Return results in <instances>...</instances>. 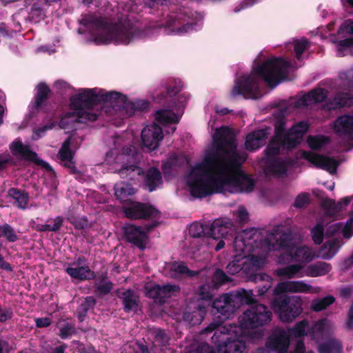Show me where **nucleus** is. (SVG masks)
I'll return each instance as SVG.
<instances>
[{
	"mask_svg": "<svg viewBox=\"0 0 353 353\" xmlns=\"http://www.w3.org/2000/svg\"><path fill=\"white\" fill-rule=\"evenodd\" d=\"M248 264L247 261L243 258H235L233 261L229 263L226 267L228 273L235 275L240 272L247 273L248 272Z\"/></svg>",
	"mask_w": 353,
	"mask_h": 353,
	"instance_id": "nucleus-41",
	"label": "nucleus"
},
{
	"mask_svg": "<svg viewBox=\"0 0 353 353\" xmlns=\"http://www.w3.org/2000/svg\"><path fill=\"white\" fill-rule=\"evenodd\" d=\"M65 271L72 279L79 281L92 280L96 277L95 272L91 270L88 265L76 268L68 266Z\"/></svg>",
	"mask_w": 353,
	"mask_h": 353,
	"instance_id": "nucleus-32",
	"label": "nucleus"
},
{
	"mask_svg": "<svg viewBox=\"0 0 353 353\" xmlns=\"http://www.w3.org/2000/svg\"><path fill=\"white\" fill-rule=\"evenodd\" d=\"M115 196L121 200L125 201L128 196L133 195L136 190L130 183L122 182L114 186Z\"/></svg>",
	"mask_w": 353,
	"mask_h": 353,
	"instance_id": "nucleus-43",
	"label": "nucleus"
},
{
	"mask_svg": "<svg viewBox=\"0 0 353 353\" xmlns=\"http://www.w3.org/2000/svg\"><path fill=\"white\" fill-rule=\"evenodd\" d=\"M207 305L203 302H199L192 308L188 307L183 312V319L185 321L194 326L200 324L206 314Z\"/></svg>",
	"mask_w": 353,
	"mask_h": 353,
	"instance_id": "nucleus-26",
	"label": "nucleus"
},
{
	"mask_svg": "<svg viewBox=\"0 0 353 353\" xmlns=\"http://www.w3.org/2000/svg\"><path fill=\"white\" fill-rule=\"evenodd\" d=\"M10 149L14 156H19L25 160L34 162L48 171L53 170L48 162L39 159L35 152L31 150L28 145H23L20 140L13 141L10 145Z\"/></svg>",
	"mask_w": 353,
	"mask_h": 353,
	"instance_id": "nucleus-14",
	"label": "nucleus"
},
{
	"mask_svg": "<svg viewBox=\"0 0 353 353\" xmlns=\"http://www.w3.org/2000/svg\"><path fill=\"white\" fill-rule=\"evenodd\" d=\"M46 17V12L39 2H34L28 12L26 20L30 23H37Z\"/></svg>",
	"mask_w": 353,
	"mask_h": 353,
	"instance_id": "nucleus-42",
	"label": "nucleus"
},
{
	"mask_svg": "<svg viewBox=\"0 0 353 353\" xmlns=\"http://www.w3.org/2000/svg\"><path fill=\"white\" fill-rule=\"evenodd\" d=\"M199 295L201 299V302L205 303L207 307L209 306L212 299V294L210 290L209 285H201L199 288Z\"/></svg>",
	"mask_w": 353,
	"mask_h": 353,
	"instance_id": "nucleus-59",
	"label": "nucleus"
},
{
	"mask_svg": "<svg viewBox=\"0 0 353 353\" xmlns=\"http://www.w3.org/2000/svg\"><path fill=\"white\" fill-rule=\"evenodd\" d=\"M302 268L303 266L300 264L289 265L283 268H278L276 270V273L279 276L292 279L295 277Z\"/></svg>",
	"mask_w": 353,
	"mask_h": 353,
	"instance_id": "nucleus-49",
	"label": "nucleus"
},
{
	"mask_svg": "<svg viewBox=\"0 0 353 353\" xmlns=\"http://www.w3.org/2000/svg\"><path fill=\"white\" fill-rule=\"evenodd\" d=\"M179 291V287L175 285L154 284L145 287V296L152 299L156 303L163 304L167 299L171 297L174 292Z\"/></svg>",
	"mask_w": 353,
	"mask_h": 353,
	"instance_id": "nucleus-17",
	"label": "nucleus"
},
{
	"mask_svg": "<svg viewBox=\"0 0 353 353\" xmlns=\"http://www.w3.org/2000/svg\"><path fill=\"white\" fill-rule=\"evenodd\" d=\"M289 345V334L282 328L274 329L265 343V346L268 350L276 353H287Z\"/></svg>",
	"mask_w": 353,
	"mask_h": 353,
	"instance_id": "nucleus-18",
	"label": "nucleus"
},
{
	"mask_svg": "<svg viewBox=\"0 0 353 353\" xmlns=\"http://www.w3.org/2000/svg\"><path fill=\"white\" fill-rule=\"evenodd\" d=\"M163 138L162 128L156 123L146 126L141 132L142 143L150 150L157 149Z\"/></svg>",
	"mask_w": 353,
	"mask_h": 353,
	"instance_id": "nucleus-20",
	"label": "nucleus"
},
{
	"mask_svg": "<svg viewBox=\"0 0 353 353\" xmlns=\"http://www.w3.org/2000/svg\"><path fill=\"white\" fill-rule=\"evenodd\" d=\"M335 298L334 296L327 295L323 298L312 300L311 303V308L313 311L321 312L333 304Z\"/></svg>",
	"mask_w": 353,
	"mask_h": 353,
	"instance_id": "nucleus-48",
	"label": "nucleus"
},
{
	"mask_svg": "<svg viewBox=\"0 0 353 353\" xmlns=\"http://www.w3.org/2000/svg\"><path fill=\"white\" fill-rule=\"evenodd\" d=\"M308 325V322L307 320H302L298 323H296L294 326L290 330V332L291 335L294 336L296 337H301L305 336L306 333V327Z\"/></svg>",
	"mask_w": 353,
	"mask_h": 353,
	"instance_id": "nucleus-56",
	"label": "nucleus"
},
{
	"mask_svg": "<svg viewBox=\"0 0 353 353\" xmlns=\"http://www.w3.org/2000/svg\"><path fill=\"white\" fill-rule=\"evenodd\" d=\"M311 234L314 243L321 245L323 241L324 235L325 234L323 224L318 222L316 225L312 228Z\"/></svg>",
	"mask_w": 353,
	"mask_h": 353,
	"instance_id": "nucleus-54",
	"label": "nucleus"
},
{
	"mask_svg": "<svg viewBox=\"0 0 353 353\" xmlns=\"http://www.w3.org/2000/svg\"><path fill=\"white\" fill-rule=\"evenodd\" d=\"M124 239L141 250L146 248L148 241V234L144 231L141 226L132 223H125L123 228Z\"/></svg>",
	"mask_w": 353,
	"mask_h": 353,
	"instance_id": "nucleus-13",
	"label": "nucleus"
},
{
	"mask_svg": "<svg viewBox=\"0 0 353 353\" xmlns=\"http://www.w3.org/2000/svg\"><path fill=\"white\" fill-rule=\"evenodd\" d=\"M75 327L74 325L70 323H65L59 329V336L62 339H67L69 336H72L73 334H75Z\"/></svg>",
	"mask_w": 353,
	"mask_h": 353,
	"instance_id": "nucleus-61",
	"label": "nucleus"
},
{
	"mask_svg": "<svg viewBox=\"0 0 353 353\" xmlns=\"http://www.w3.org/2000/svg\"><path fill=\"white\" fill-rule=\"evenodd\" d=\"M208 224L194 223L190 225L189 234L193 238L208 236Z\"/></svg>",
	"mask_w": 353,
	"mask_h": 353,
	"instance_id": "nucleus-53",
	"label": "nucleus"
},
{
	"mask_svg": "<svg viewBox=\"0 0 353 353\" xmlns=\"http://www.w3.org/2000/svg\"><path fill=\"white\" fill-rule=\"evenodd\" d=\"M79 23L90 30L93 41L97 45L112 42L128 45L141 33L128 17L110 23L105 17L82 14Z\"/></svg>",
	"mask_w": 353,
	"mask_h": 353,
	"instance_id": "nucleus-4",
	"label": "nucleus"
},
{
	"mask_svg": "<svg viewBox=\"0 0 353 353\" xmlns=\"http://www.w3.org/2000/svg\"><path fill=\"white\" fill-rule=\"evenodd\" d=\"M120 176L123 179H128L130 181L137 179L141 175H143L144 170L141 167L132 164L123 165L118 172Z\"/></svg>",
	"mask_w": 353,
	"mask_h": 353,
	"instance_id": "nucleus-38",
	"label": "nucleus"
},
{
	"mask_svg": "<svg viewBox=\"0 0 353 353\" xmlns=\"http://www.w3.org/2000/svg\"><path fill=\"white\" fill-rule=\"evenodd\" d=\"M209 324L201 332L202 334H208L214 331L211 337L212 343L216 345V349L206 343L199 345L200 351H205L207 353H243L245 349V343L241 335L232 336L229 333V330L225 326H221V321Z\"/></svg>",
	"mask_w": 353,
	"mask_h": 353,
	"instance_id": "nucleus-7",
	"label": "nucleus"
},
{
	"mask_svg": "<svg viewBox=\"0 0 353 353\" xmlns=\"http://www.w3.org/2000/svg\"><path fill=\"white\" fill-rule=\"evenodd\" d=\"M273 137L285 141H295V140L290 139V130L288 131L285 130V119L284 117H280L275 121L274 134Z\"/></svg>",
	"mask_w": 353,
	"mask_h": 353,
	"instance_id": "nucleus-45",
	"label": "nucleus"
},
{
	"mask_svg": "<svg viewBox=\"0 0 353 353\" xmlns=\"http://www.w3.org/2000/svg\"><path fill=\"white\" fill-rule=\"evenodd\" d=\"M55 125H56V121L50 119L47 124L36 128L34 130V133L39 138H40V137H43L47 131L53 129L55 127Z\"/></svg>",
	"mask_w": 353,
	"mask_h": 353,
	"instance_id": "nucleus-63",
	"label": "nucleus"
},
{
	"mask_svg": "<svg viewBox=\"0 0 353 353\" xmlns=\"http://www.w3.org/2000/svg\"><path fill=\"white\" fill-rule=\"evenodd\" d=\"M196 25V22L183 12L169 15L164 24L170 33L177 35H183L194 30Z\"/></svg>",
	"mask_w": 353,
	"mask_h": 353,
	"instance_id": "nucleus-11",
	"label": "nucleus"
},
{
	"mask_svg": "<svg viewBox=\"0 0 353 353\" xmlns=\"http://www.w3.org/2000/svg\"><path fill=\"white\" fill-rule=\"evenodd\" d=\"M54 224H37L35 226V230L38 232H57L59 231L63 223V218L61 216H57L53 219Z\"/></svg>",
	"mask_w": 353,
	"mask_h": 353,
	"instance_id": "nucleus-50",
	"label": "nucleus"
},
{
	"mask_svg": "<svg viewBox=\"0 0 353 353\" xmlns=\"http://www.w3.org/2000/svg\"><path fill=\"white\" fill-rule=\"evenodd\" d=\"M288 66V63L281 57L268 59L256 65L252 74L241 76L235 81L231 97L257 99L259 96V81L257 78L263 79L270 87L274 88L286 77Z\"/></svg>",
	"mask_w": 353,
	"mask_h": 353,
	"instance_id": "nucleus-3",
	"label": "nucleus"
},
{
	"mask_svg": "<svg viewBox=\"0 0 353 353\" xmlns=\"http://www.w3.org/2000/svg\"><path fill=\"white\" fill-rule=\"evenodd\" d=\"M302 158L312 163L315 168L325 170L330 174L336 172L338 162L333 157L323 156L312 151H303Z\"/></svg>",
	"mask_w": 353,
	"mask_h": 353,
	"instance_id": "nucleus-16",
	"label": "nucleus"
},
{
	"mask_svg": "<svg viewBox=\"0 0 353 353\" xmlns=\"http://www.w3.org/2000/svg\"><path fill=\"white\" fill-rule=\"evenodd\" d=\"M212 280L214 283L218 285H222L232 281V279L221 269L216 270Z\"/></svg>",
	"mask_w": 353,
	"mask_h": 353,
	"instance_id": "nucleus-57",
	"label": "nucleus"
},
{
	"mask_svg": "<svg viewBox=\"0 0 353 353\" xmlns=\"http://www.w3.org/2000/svg\"><path fill=\"white\" fill-rule=\"evenodd\" d=\"M68 220L77 230H83L88 225V219L85 217L79 218L71 216L68 218Z\"/></svg>",
	"mask_w": 353,
	"mask_h": 353,
	"instance_id": "nucleus-60",
	"label": "nucleus"
},
{
	"mask_svg": "<svg viewBox=\"0 0 353 353\" xmlns=\"http://www.w3.org/2000/svg\"><path fill=\"white\" fill-rule=\"evenodd\" d=\"M232 226L230 221L225 219H217L210 225L208 224V237L218 239L225 237Z\"/></svg>",
	"mask_w": 353,
	"mask_h": 353,
	"instance_id": "nucleus-28",
	"label": "nucleus"
},
{
	"mask_svg": "<svg viewBox=\"0 0 353 353\" xmlns=\"http://www.w3.org/2000/svg\"><path fill=\"white\" fill-rule=\"evenodd\" d=\"M310 47L309 41L306 38L294 40V50L297 59H300L303 52Z\"/></svg>",
	"mask_w": 353,
	"mask_h": 353,
	"instance_id": "nucleus-55",
	"label": "nucleus"
},
{
	"mask_svg": "<svg viewBox=\"0 0 353 353\" xmlns=\"http://www.w3.org/2000/svg\"><path fill=\"white\" fill-rule=\"evenodd\" d=\"M234 187L241 192H251L255 186L254 180L241 173L237 176L219 174L217 178H210L202 188H196L190 194L197 199H203L214 194L223 193L228 188Z\"/></svg>",
	"mask_w": 353,
	"mask_h": 353,
	"instance_id": "nucleus-6",
	"label": "nucleus"
},
{
	"mask_svg": "<svg viewBox=\"0 0 353 353\" xmlns=\"http://www.w3.org/2000/svg\"><path fill=\"white\" fill-rule=\"evenodd\" d=\"M105 92L97 88L83 89L81 92L70 99V108L73 110L64 113L60 121L59 126L62 129H68L74 123H85L87 121H95L98 114L90 112L95 106L101 103H107Z\"/></svg>",
	"mask_w": 353,
	"mask_h": 353,
	"instance_id": "nucleus-5",
	"label": "nucleus"
},
{
	"mask_svg": "<svg viewBox=\"0 0 353 353\" xmlns=\"http://www.w3.org/2000/svg\"><path fill=\"white\" fill-rule=\"evenodd\" d=\"M314 256L311 250L306 246H292L288 253H283L279 259L293 261L296 262L308 263L312 261Z\"/></svg>",
	"mask_w": 353,
	"mask_h": 353,
	"instance_id": "nucleus-23",
	"label": "nucleus"
},
{
	"mask_svg": "<svg viewBox=\"0 0 353 353\" xmlns=\"http://www.w3.org/2000/svg\"><path fill=\"white\" fill-rule=\"evenodd\" d=\"M319 353H343L342 342L335 338H329L319 345Z\"/></svg>",
	"mask_w": 353,
	"mask_h": 353,
	"instance_id": "nucleus-37",
	"label": "nucleus"
},
{
	"mask_svg": "<svg viewBox=\"0 0 353 353\" xmlns=\"http://www.w3.org/2000/svg\"><path fill=\"white\" fill-rule=\"evenodd\" d=\"M115 294L121 301L123 310L125 313H138L141 303L137 292L132 289H117Z\"/></svg>",
	"mask_w": 353,
	"mask_h": 353,
	"instance_id": "nucleus-19",
	"label": "nucleus"
},
{
	"mask_svg": "<svg viewBox=\"0 0 353 353\" xmlns=\"http://www.w3.org/2000/svg\"><path fill=\"white\" fill-rule=\"evenodd\" d=\"M293 165V161L290 159H282L281 158H272L267 159L264 172L274 176H283L287 172L289 166Z\"/></svg>",
	"mask_w": 353,
	"mask_h": 353,
	"instance_id": "nucleus-25",
	"label": "nucleus"
},
{
	"mask_svg": "<svg viewBox=\"0 0 353 353\" xmlns=\"http://www.w3.org/2000/svg\"><path fill=\"white\" fill-rule=\"evenodd\" d=\"M353 105V94L350 92H337L332 98L325 101L323 109L330 111Z\"/></svg>",
	"mask_w": 353,
	"mask_h": 353,
	"instance_id": "nucleus-21",
	"label": "nucleus"
},
{
	"mask_svg": "<svg viewBox=\"0 0 353 353\" xmlns=\"http://www.w3.org/2000/svg\"><path fill=\"white\" fill-rule=\"evenodd\" d=\"M241 241L243 247V251L250 252L255 248H261L265 251L279 250L285 249L284 253H288L289 249L294 245L291 232L269 233L265 237H261L254 229L243 231L240 235ZM239 236L236 238L235 243H237Z\"/></svg>",
	"mask_w": 353,
	"mask_h": 353,
	"instance_id": "nucleus-8",
	"label": "nucleus"
},
{
	"mask_svg": "<svg viewBox=\"0 0 353 353\" xmlns=\"http://www.w3.org/2000/svg\"><path fill=\"white\" fill-rule=\"evenodd\" d=\"M181 90L180 82L179 84L175 83L174 85H169L165 88L164 91L161 92L158 94L157 99L161 101L162 100H165V103L171 102V105H168V108H175L178 106L174 97L176 96Z\"/></svg>",
	"mask_w": 353,
	"mask_h": 353,
	"instance_id": "nucleus-35",
	"label": "nucleus"
},
{
	"mask_svg": "<svg viewBox=\"0 0 353 353\" xmlns=\"http://www.w3.org/2000/svg\"><path fill=\"white\" fill-rule=\"evenodd\" d=\"M312 286L305 283L303 281H288L279 283L275 290L281 292H310Z\"/></svg>",
	"mask_w": 353,
	"mask_h": 353,
	"instance_id": "nucleus-30",
	"label": "nucleus"
},
{
	"mask_svg": "<svg viewBox=\"0 0 353 353\" xmlns=\"http://www.w3.org/2000/svg\"><path fill=\"white\" fill-rule=\"evenodd\" d=\"M307 142L312 150H318L329 142V138L324 135H310L307 137Z\"/></svg>",
	"mask_w": 353,
	"mask_h": 353,
	"instance_id": "nucleus-51",
	"label": "nucleus"
},
{
	"mask_svg": "<svg viewBox=\"0 0 353 353\" xmlns=\"http://www.w3.org/2000/svg\"><path fill=\"white\" fill-rule=\"evenodd\" d=\"M334 130L341 136L353 139V115L345 114L338 117L334 123Z\"/></svg>",
	"mask_w": 353,
	"mask_h": 353,
	"instance_id": "nucleus-27",
	"label": "nucleus"
},
{
	"mask_svg": "<svg viewBox=\"0 0 353 353\" xmlns=\"http://www.w3.org/2000/svg\"><path fill=\"white\" fill-rule=\"evenodd\" d=\"M296 148V143L294 141H284L272 137L265 149L267 159L276 158L281 150H292Z\"/></svg>",
	"mask_w": 353,
	"mask_h": 353,
	"instance_id": "nucleus-29",
	"label": "nucleus"
},
{
	"mask_svg": "<svg viewBox=\"0 0 353 353\" xmlns=\"http://www.w3.org/2000/svg\"><path fill=\"white\" fill-rule=\"evenodd\" d=\"M8 195L14 200V203L21 210L27 208L29 201V194L24 190L11 188L8 191Z\"/></svg>",
	"mask_w": 353,
	"mask_h": 353,
	"instance_id": "nucleus-36",
	"label": "nucleus"
},
{
	"mask_svg": "<svg viewBox=\"0 0 353 353\" xmlns=\"http://www.w3.org/2000/svg\"><path fill=\"white\" fill-rule=\"evenodd\" d=\"M113 288V283L110 281L99 285L94 290V293L98 296H103L110 293Z\"/></svg>",
	"mask_w": 353,
	"mask_h": 353,
	"instance_id": "nucleus-58",
	"label": "nucleus"
},
{
	"mask_svg": "<svg viewBox=\"0 0 353 353\" xmlns=\"http://www.w3.org/2000/svg\"><path fill=\"white\" fill-rule=\"evenodd\" d=\"M243 304L250 305L239 318L242 329L263 327L272 321V312L265 305L257 303L253 290L243 288L223 294L211 303L212 313L218 315L221 321L228 319Z\"/></svg>",
	"mask_w": 353,
	"mask_h": 353,
	"instance_id": "nucleus-2",
	"label": "nucleus"
},
{
	"mask_svg": "<svg viewBox=\"0 0 353 353\" xmlns=\"http://www.w3.org/2000/svg\"><path fill=\"white\" fill-rule=\"evenodd\" d=\"M4 236L10 243H14L19 239L14 229L9 224L0 225V237Z\"/></svg>",
	"mask_w": 353,
	"mask_h": 353,
	"instance_id": "nucleus-52",
	"label": "nucleus"
},
{
	"mask_svg": "<svg viewBox=\"0 0 353 353\" xmlns=\"http://www.w3.org/2000/svg\"><path fill=\"white\" fill-rule=\"evenodd\" d=\"M327 96V91L325 88L313 89L296 99L294 102V107L299 108L323 102Z\"/></svg>",
	"mask_w": 353,
	"mask_h": 353,
	"instance_id": "nucleus-22",
	"label": "nucleus"
},
{
	"mask_svg": "<svg viewBox=\"0 0 353 353\" xmlns=\"http://www.w3.org/2000/svg\"><path fill=\"white\" fill-rule=\"evenodd\" d=\"M123 213L131 220H150L159 216L160 212L154 205L148 203L129 201L123 206Z\"/></svg>",
	"mask_w": 353,
	"mask_h": 353,
	"instance_id": "nucleus-10",
	"label": "nucleus"
},
{
	"mask_svg": "<svg viewBox=\"0 0 353 353\" xmlns=\"http://www.w3.org/2000/svg\"><path fill=\"white\" fill-rule=\"evenodd\" d=\"M97 303V300L92 296H86L77 309V318L80 322H83L88 315L90 310L93 309Z\"/></svg>",
	"mask_w": 353,
	"mask_h": 353,
	"instance_id": "nucleus-39",
	"label": "nucleus"
},
{
	"mask_svg": "<svg viewBox=\"0 0 353 353\" xmlns=\"http://www.w3.org/2000/svg\"><path fill=\"white\" fill-rule=\"evenodd\" d=\"M107 103H110L112 107L121 112L125 117H132L135 112L134 101H129L127 97L117 91L105 92Z\"/></svg>",
	"mask_w": 353,
	"mask_h": 353,
	"instance_id": "nucleus-15",
	"label": "nucleus"
},
{
	"mask_svg": "<svg viewBox=\"0 0 353 353\" xmlns=\"http://www.w3.org/2000/svg\"><path fill=\"white\" fill-rule=\"evenodd\" d=\"M308 130V124L301 121L290 129V139L295 140L296 147L300 143V140Z\"/></svg>",
	"mask_w": 353,
	"mask_h": 353,
	"instance_id": "nucleus-44",
	"label": "nucleus"
},
{
	"mask_svg": "<svg viewBox=\"0 0 353 353\" xmlns=\"http://www.w3.org/2000/svg\"><path fill=\"white\" fill-rule=\"evenodd\" d=\"M272 308L282 322H292L303 312L299 296L280 295L271 301Z\"/></svg>",
	"mask_w": 353,
	"mask_h": 353,
	"instance_id": "nucleus-9",
	"label": "nucleus"
},
{
	"mask_svg": "<svg viewBox=\"0 0 353 353\" xmlns=\"http://www.w3.org/2000/svg\"><path fill=\"white\" fill-rule=\"evenodd\" d=\"M50 94L51 90L46 83L37 84L33 101L30 104L32 113L50 114L53 112L52 105L49 101Z\"/></svg>",
	"mask_w": 353,
	"mask_h": 353,
	"instance_id": "nucleus-12",
	"label": "nucleus"
},
{
	"mask_svg": "<svg viewBox=\"0 0 353 353\" xmlns=\"http://www.w3.org/2000/svg\"><path fill=\"white\" fill-rule=\"evenodd\" d=\"M270 133V128H265L249 133L245 138V147L248 151H254L262 147Z\"/></svg>",
	"mask_w": 353,
	"mask_h": 353,
	"instance_id": "nucleus-24",
	"label": "nucleus"
},
{
	"mask_svg": "<svg viewBox=\"0 0 353 353\" xmlns=\"http://www.w3.org/2000/svg\"><path fill=\"white\" fill-rule=\"evenodd\" d=\"M343 239L339 236L327 241L323 245L321 252L323 259H331L343 245Z\"/></svg>",
	"mask_w": 353,
	"mask_h": 353,
	"instance_id": "nucleus-33",
	"label": "nucleus"
},
{
	"mask_svg": "<svg viewBox=\"0 0 353 353\" xmlns=\"http://www.w3.org/2000/svg\"><path fill=\"white\" fill-rule=\"evenodd\" d=\"M236 143L231 128L223 126L213 136L212 148L206 151L202 161L195 165L187 178L190 192L202 188L210 178H217L216 172L240 169L246 155L236 150Z\"/></svg>",
	"mask_w": 353,
	"mask_h": 353,
	"instance_id": "nucleus-1",
	"label": "nucleus"
},
{
	"mask_svg": "<svg viewBox=\"0 0 353 353\" xmlns=\"http://www.w3.org/2000/svg\"><path fill=\"white\" fill-rule=\"evenodd\" d=\"M337 44L339 52L349 49L353 53V37L340 40Z\"/></svg>",
	"mask_w": 353,
	"mask_h": 353,
	"instance_id": "nucleus-64",
	"label": "nucleus"
},
{
	"mask_svg": "<svg viewBox=\"0 0 353 353\" xmlns=\"http://www.w3.org/2000/svg\"><path fill=\"white\" fill-rule=\"evenodd\" d=\"M163 183L161 172L154 167L149 168L144 176V188L149 192H153Z\"/></svg>",
	"mask_w": 353,
	"mask_h": 353,
	"instance_id": "nucleus-31",
	"label": "nucleus"
},
{
	"mask_svg": "<svg viewBox=\"0 0 353 353\" xmlns=\"http://www.w3.org/2000/svg\"><path fill=\"white\" fill-rule=\"evenodd\" d=\"M331 270V264L324 261H317L308 265L304 272L305 274L307 276L317 277L328 274Z\"/></svg>",
	"mask_w": 353,
	"mask_h": 353,
	"instance_id": "nucleus-34",
	"label": "nucleus"
},
{
	"mask_svg": "<svg viewBox=\"0 0 353 353\" xmlns=\"http://www.w3.org/2000/svg\"><path fill=\"white\" fill-rule=\"evenodd\" d=\"M171 271L186 277L192 278L199 274V271L191 270L184 262L174 261L171 265Z\"/></svg>",
	"mask_w": 353,
	"mask_h": 353,
	"instance_id": "nucleus-47",
	"label": "nucleus"
},
{
	"mask_svg": "<svg viewBox=\"0 0 353 353\" xmlns=\"http://www.w3.org/2000/svg\"><path fill=\"white\" fill-rule=\"evenodd\" d=\"M156 120L163 124L177 123L179 121V118L172 110L168 109H161L156 112Z\"/></svg>",
	"mask_w": 353,
	"mask_h": 353,
	"instance_id": "nucleus-40",
	"label": "nucleus"
},
{
	"mask_svg": "<svg viewBox=\"0 0 353 353\" xmlns=\"http://www.w3.org/2000/svg\"><path fill=\"white\" fill-rule=\"evenodd\" d=\"M310 201V194L306 192L299 194L295 199L294 206L296 208H302Z\"/></svg>",
	"mask_w": 353,
	"mask_h": 353,
	"instance_id": "nucleus-62",
	"label": "nucleus"
},
{
	"mask_svg": "<svg viewBox=\"0 0 353 353\" xmlns=\"http://www.w3.org/2000/svg\"><path fill=\"white\" fill-rule=\"evenodd\" d=\"M321 206L326 214L330 216H334L343 210L342 202L336 203L330 198L325 199L321 203Z\"/></svg>",
	"mask_w": 353,
	"mask_h": 353,
	"instance_id": "nucleus-46",
	"label": "nucleus"
}]
</instances>
